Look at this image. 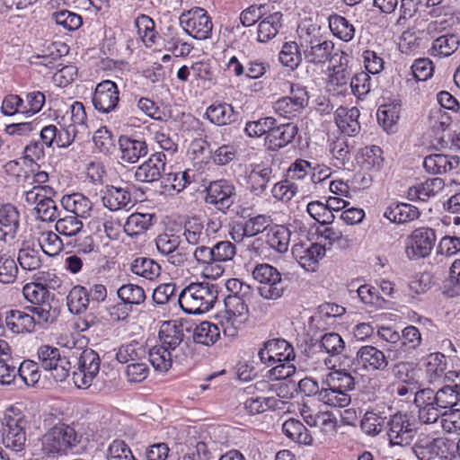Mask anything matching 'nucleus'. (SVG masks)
<instances>
[{"label":"nucleus","instance_id":"1","mask_svg":"<svg viewBox=\"0 0 460 460\" xmlns=\"http://www.w3.org/2000/svg\"><path fill=\"white\" fill-rule=\"evenodd\" d=\"M460 401V383L446 385L438 390L422 388L415 392L414 403L423 424H438L439 419Z\"/></svg>","mask_w":460,"mask_h":460},{"label":"nucleus","instance_id":"2","mask_svg":"<svg viewBox=\"0 0 460 460\" xmlns=\"http://www.w3.org/2000/svg\"><path fill=\"white\" fill-rule=\"evenodd\" d=\"M296 40L299 41L305 61L315 66L328 62L334 50V43L326 39L321 26L312 20H303L296 29Z\"/></svg>","mask_w":460,"mask_h":460},{"label":"nucleus","instance_id":"3","mask_svg":"<svg viewBox=\"0 0 460 460\" xmlns=\"http://www.w3.org/2000/svg\"><path fill=\"white\" fill-rule=\"evenodd\" d=\"M217 287L208 282L190 283L184 288L178 303L182 311L188 314H201L208 312L217 302Z\"/></svg>","mask_w":460,"mask_h":460},{"label":"nucleus","instance_id":"4","mask_svg":"<svg viewBox=\"0 0 460 460\" xmlns=\"http://www.w3.org/2000/svg\"><path fill=\"white\" fill-rule=\"evenodd\" d=\"M2 443L5 448L15 452H22L26 447L29 420L18 407L10 406L4 412L1 421Z\"/></svg>","mask_w":460,"mask_h":460},{"label":"nucleus","instance_id":"5","mask_svg":"<svg viewBox=\"0 0 460 460\" xmlns=\"http://www.w3.org/2000/svg\"><path fill=\"white\" fill-rule=\"evenodd\" d=\"M41 452L49 458H56L73 450L81 441L74 428L58 423L49 429L40 438Z\"/></svg>","mask_w":460,"mask_h":460},{"label":"nucleus","instance_id":"6","mask_svg":"<svg viewBox=\"0 0 460 460\" xmlns=\"http://www.w3.org/2000/svg\"><path fill=\"white\" fill-rule=\"evenodd\" d=\"M280 86L283 92L288 90L289 94L278 99L273 103L275 113L288 119L299 117L309 103L306 88L286 79L281 81Z\"/></svg>","mask_w":460,"mask_h":460},{"label":"nucleus","instance_id":"7","mask_svg":"<svg viewBox=\"0 0 460 460\" xmlns=\"http://www.w3.org/2000/svg\"><path fill=\"white\" fill-rule=\"evenodd\" d=\"M417 434V427L411 415L396 412L386 422V435L391 446L407 447Z\"/></svg>","mask_w":460,"mask_h":460},{"label":"nucleus","instance_id":"8","mask_svg":"<svg viewBox=\"0 0 460 460\" xmlns=\"http://www.w3.org/2000/svg\"><path fill=\"white\" fill-rule=\"evenodd\" d=\"M179 22L183 31L195 40H205L212 35V19L204 8L193 7L182 12Z\"/></svg>","mask_w":460,"mask_h":460},{"label":"nucleus","instance_id":"9","mask_svg":"<svg viewBox=\"0 0 460 460\" xmlns=\"http://www.w3.org/2000/svg\"><path fill=\"white\" fill-rule=\"evenodd\" d=\"M252 277L262 284L258 288V293L264 299L277 300L283 296L286 285L275 267L268 263L259 264L252 270Z\"/></svg>","mask_w":460,"mask_h":460},{"label":"nucleus","instance_id":"10","mask_svg":"<svg viewBox=\"0 0 460 460\" xmlns=\"http://www.w3.org/2000/svg\"><path fill=\"white\" fill-rule=\"evenodd\" d=\"M37 355L40 367L51 371V376L57 382H63L69 376L71 364L66 357L61 356L58 348L42 345L38 349Z\"/></svg>","mask_w":460,"mask_h":460},{"label":"nucleus","instance_id":"11","mask_svg":"<svg viewBox=\"0 0 460 460\" xmlns=\"http://www.w3.org/2000/svg\"><path fill=\"white\" fill-rule=\"evenodd\" d=\"M101 358L99 354L92 349H84L77 359V369L73 373V382L77 388L86 389L100 372Z\"/></svg>","mask_w":460,"mask_h":460},{"label":"nucleus","instance_id":"12","mask_svg":"<svg viewBox=\"0 0 460 460\" xmlns=\"http://www.w3.org/2000/svg\"><path fill=\"white\" fill-rule=\"evenodd\" d=\"M326 244L321 243H298L292 246V254L299 265L308 272H316L320 261L325 257Z\"/></svg>","mask_w":460,"mask_h":460},{"label":"nucleus","instance_id":"13","mask_svg":"<svg viewBox=\"0 0 460 460\" xmlns=\"http://www.w3.org/2000/svg\"><path fill=\"white\" fill-rule=\"evenodd\" d=\"M119 102V90L117 84L111 80H102L95 86L92 96L93 108L102 114L114 111Z\"/></svg>","mask_w":460,"mask_h":460},{"label":"nucleus","instance_id":"14","mask_svg":"<svg viewBox=\"0 0 460 460\" xmlns=\"http://www.w3.org/2000/svg\"><path fill=\"white\" fill-rule=\"evenodd\" d=\"M158 336L161 346L185 359L189 346L188 342L184 341L182 324H177L176 322H165L162 324Z\"/></svg>","mask_w":460,"mask_h":460},{"label":"nucleus","instance_id":"15","mask_svg":"<svg viewBox=\"0 0 460 460\" xmlns=\"http://www.w3.org/2000/svg\"><path fill=\"white\" fill-rule=\"evenodd\" d=\"M60 128L56 125L49 124L41 128L40 137L41 141L48 148H67L75 141V132L69 127H66L60 119L58 120Z\"/></svg>","mask_w":460,"mask_h":460},{"label":"nucleus","instance_id":"16","mask_svg":"<svg viewBox=\"0 0 460 460\" xmlns=\"http://www.w3.org/2000/svg\"><path fill=\"white\" fill-rule=\"evenodd\" d=\"M354 363L363 370L374 373L386 370L389 360L381 349L375 346L365 345L358 349Z\"/></svg>","mask_w":460,"mask_h":460},{"label":"nucleus","instance_id":"17","mask_svg":"<svg viewBox=\"0 0 460 460\" xmlns=\"http://www.w3.org/2000/svg\"><path fill=\"white\" fill-rule=\"evenodd\" d=\"M436 242L434 230L420 227L414 230L406 246V254L410 259H419L428 256Z\"/></svg>","mask_w":460,"mask_h":460},{"label":"nucleus","instance_id":"18","mask_svg":"<svg viewBox=\"0 0 460 460\" xmlns=\"http://www.w3.org/2000/svg\"><path fill=\"white\" fill-rule=\"evenodd\" d=\"M297 133L298 128L294 123L273 124L265 137L264 145L270 151H278L290 144Z\"/></svg>","mask_w":460,"mask_h":460},{"label":"nucleus","instance_id":"19","mask_svg":"<svg viewBox=\"0 0 460 460\" xmlns=\"http://www.w3.org/2000/svg\"><path fill=\"white\" fill-rule=\"evenodd\" d=\"M4 327L13 334L31 333L35 329V317L26 309H11L4 313Z\"/></svg>","mask_w":460,"mask_h":460},{"label":"nucleus","instance_id":"20","mask_svg":"<svg viewBox=\"0 0 460 460\" xmlns=\"http://www.w3.org/2000/svg\"><path fill=\"white\" fill-rule=\"evenodd\" d=\"M165 164V154L163 152H155L137 168L135 177L137 181L142 182L157 181L164 171Z\"/></svg>","mask_w":460,"mask_h":460},{"label":"nucleus","instance_id":"21","mask_svg":"<svg viewBox=\"0 0 460 460\" xmlns=\"http://www.w3.org/2000/svg\"><path fill=\"white\" fill-rule=\"evenodd\" d=\"M19 211L12 203L0 205V241H13L19 228Z\"/></svg>","mask_w":460,"mask_h":460},{"label":"nucleus","instance_id":"22","mask_svg":"<svg viewBox=\"0 0 460 460\" xmlns=\"http://www.w3.org/2000/svg\"><path fill=\"white\" fill-rule=\"evenodd\" d=\"M359 115L360 111L357 107L349 109L340 106L334 112V120L341 133L354 137L360 131Z\"/></svg>","mask_w":460,"mask_h":460},{"label":"nucleus","instance_id":"23","mask_svg":"<svg viewBox=\"0 0 460 460\" xmlns=\"http://www.w3.org/2000/svg\"><path fill=\"white\" fill-rule=\"evenodd\" d=\"M283 14L276 11L270 12L268 8L267 14L263 15L257 26V40L266 43L274 39L282 27Z\"/></svg>","mask_w":460,"mask_h":460},{"label":"nucleus","instance_id":"24","mask_svg":"<svg viewBox=\"0 0 460 460\" xmlns=\"http://www.w3.org/2000/svg\"><path fill=\"white\" fill-rule=\"evenodd\" d=\"M101 201H146L141 188L134 185L125 187L107 185L104 195H101Z\"/></svg>","mask_w":460,"mask_h":460},{"label":"nucleus","instance_id":"25","mask_svg":"<svg viewBox=\"0 0 460 460\" xmlns=\"http://www.w3.org/2000/svg\"><path fill=\"white\" fill-rule=\"evenodd\" d=\"M400 100H392L379 106L376 111L378 123L386 132H395L401 116Z\"/></svg>","mask_w":460,"mask_h":460},{"label":"nucleus","instance_id":"26","mask_svg":"<svg viewBox=\"0 0 460 460\" xmlns=\"http://www.w3.org/2000/svg\"><path fill=\"white\" fill-rule=\"evenodd\" d=\"M193 256L199 265L202 267V273L208 279H217L223 275L225 268L216 265L212 247L199 245L193 252Z\"/></svg>","mask_w":460,"mask_h":460},{"label":"nucleus","instance_id":"27","mask_svg":"<svg viewBox=\"0 0 460 460\" xmlns=\"http://www.w3.org/2000/svg\"><path fill=\"white\" fill-rule=\"evenodd\" d=\"M33 182L38 185L25 191V201H53L56 191L49 185H42L49 181V174L45 171L31 169Z\"/></svg>","mask_w":460,"mask_h":460},{"label":"nucleus","instance_id":"28","mask_svg":"<svg viewBox=\"0 0 460 460\" xmlns=\"http://www.w3.org/2000/svg\"><path fill=\"white\" fill-rule=\"evenodd\" d=\"M119 145L120 159L126 163H137L140 157L147 154V145L144 140L134 139L128 136H120Z\"/></svg>","mask_w":460,"mask_h":460},{"label":"nucleus","instance_id":"29","mask_svg":"<svg viewBox=\"0 0 460 460\" xmlns=\"http://www.w3.org/2000/svg\"><path fill=\"white\" fill-rule=\"evenodd\" d=\"M204 118L216 126H226L234 121V107L222 101H216L207 107Z\"/></svg>","mask_w":460,"mask_h":460},{"label":"nucleus","instance_id":"30","mask_svg":"<svg viewBox=\"0 0 460 460\" xmlns=\"http://www.w3.org/2000/svg\"><path fill=\"white\" fill-rule=\"evenodd\" d=\"M146 130L151 137L161 149L172 155L178 151V144L172 136L170 128L167 125L159 123H150Z\"/></svg>","mask_w":460,"mask_h":460},{"label":"nucleus","instance_id":"31","mask_svg":"<svg viewBox=\"0 0 460 460\" xmlns=\"http://www.w3.org/2000/svg\"><path fill=\"white\" fill-rule=\"evenodd\" d=\"M444 187L440 178H433L410 187L407 191V199L410 201H427L434 197Z\"/></svg>","mask_w":460,"mask_h":460},{"label":"nucleus","instance_id":"32","mask_svg":"<svg viewBox=\"0 0 460 460\" xmlns=\"http://www.w3.org/2000/svg\"><path fill=\"white\" fill-rule=\"evenodd\" d=\"M250 314H239L234 311L225 310L220 315V324L223 333L230 338L238 336L249 321Z\"/></svg>","mask_w":460,"mask_h":460},{"label":"nucleus","instance_id":"33","mask_svg":"<svg viewBox=\"0 0 460 460\" xmlns=\"http://www.w3.org/2000/svg\"><path fill=\"white\" fill-rule=\"evenodd\" d=\"M69 115L67 119L66 116L61 117L60 120L66 124V127L72 128L78 135L80 130H86L88 128V117L85 107L82 102L75 101L66 111Z\"/></svg>","mask_w":460,"mask_h":460},{"label":"nucleus","instance_id":"34","mask_svg":"<svg viewBox=\"0 0 460 460\" xmlns=\"http://www.w3.org/2000/svg\"><path fill=\"white\" fill-rule=\"evenodd\" d=\"M135 26L143 44L149 49L155 48L159 33L154 20L146 14H140L135 19Z\"/></svg>","mask_w":460,"mask_h":460},{"label":"nucleus","instance_id":"35","mask_svg":"<svg viewBox=\"0 0 460 460\" xmlns=\"http://www.w3.org/2000/svg\"><path fill=\"white\" fill-rule=\"evenodd\" d=\"M459 164L457 156H449L443 154H434L425 157L423 166L427 172L433 174L446 173Z\"/></svg>","mask_w":460,"mask_h":460},{"label":"nucleus","instance_id":"36","mask_svg":"<svg viewBox=\"0 0 460 460\" xmlns=\"http://www.w3.org/2000/svg\"><path fill=\"white\" fill-rule=\"evenodd\" d=\"M265 241L271 249L284 253L288 252L290 244L291 231L285 226L275 225L268 229Z\"/></svg>","mask_w":460,"mask_h":460},{"label":"nucleus","instance_id":"37","mask_svg":"<svg viewBox=\"0 0 460 460\" xmlns=\"http://www.w3.org/2000/svg\"><path fill=\"white\" fill-rule=\"evenodd\" d=\"M149 356V361L154 367V368L160 372H166L168 371L172 365V361H178L181 362L184 360L181 357L175 354L172 351H170L166 348L156 345L153 347L148 353Z\"/></svg>","mask_w":460,"mask_h":460},{"label":"nucleus","instance_id":"38","mask_svg":"<svg viewBox=\"0 0 460 460\" xmlns=\"http://www.w3.org/2000/svg\"><path fill=\"white\" fill-rule=\"evenodd\" d=\"M206 191L207 201H226L235 197L236 188L230 180L219 179L210 181Z\"/></svg>","mask_w":460,"mask_h":460},{"label":"nucleus","instance_id":"39","mask_svg":"<svg viewBox=\"0 0 460 460\" xmlns=\"http://www.w3.org/2000/svg\"><path fill=\"white\" fill-rule=\"evenodd\" d=\"M357 163L366 171H379L384 164L383 151L377 146L361 148L357 156Z\"/></svg>","mask_w":460,"mask_h":460},{"label":"nucleus","instance_id":"40","mask_svg":"<svg viewBox=\"0 0 460 460\" xmlns=\"http://www.w3.org/2000/svg\"><path fill=\"white\" fill-rule=\"evenodd\" d=\"M445 444L443 438H431L426 436L416 441L411 451L419 460H432L438 455L440 447Z\"/></svg>","mask_w":460,"mask_h":460},{"label":"nucleus","instance_id":"41","mask_svg":"<svg viewBox=\"0 0 460 460\" xmlns=\"http://www.w3.org/2000/svg\"><path fill=\"white\" fill-rule=\"evenodd\" d=\"M419 216V208L411 203H392L385 212L386 218L398 224L412 221Z\"/></svg>","mask_w":460,"mask_h":460},{"label":"nucleus","instance_id":"42","mask_svg":"<svg viewBox=\"0 0 460 460\" xmlns=\"http://www.w3.org/2000/svg\"><path fill=\"white\" fill-rule=\"evenodd\" d=\"M328 23L332 35L341 40L349 42L354 38L355 27L344 16L333 13L329 15Z\"/></svg>","mask_w":460,"mask_h":460},{"label":"nucleus","instance_id":"43","mask_svg":"<svg viewBox=\"0 0 460 460\" xmlns=\"http://www.w3.org/2000/svg\"><path fill=\"white\" fill-rule=\"evenodd\" d=\"M104 191L105 187L102 182L84 181L80 192L64 195L60 201H65L66 199H73V201H101L100 196L104 195Z\"/></svg>","mask_w":460,"mask_h":460},{"label":"nucleus","instance_id":"44","mask_svg":"<svg viewBox=\"0 0 460 460\" xmlns=\"http://www.w3.org/2000/svg\"><path fill=\"white\" fill-rule=\"evenodd\" d=\"M282 432L287 438L299 444L311 445L313 442V438L305 426L293 418L283 423Z\"/></svg>","mask_w":460,"mask_h":460},{"label":"nucleus","instance_id":"45","mask_svg":"<svg viewBox=\"0 0 460 460\" xmlns=\"http://www.w3.org/2000/svg\"><path fill=\"white\" fill-rule=\"evenodd\" d=\"M460 38L456 34H445L433 40L430 49L434 57H449L459 48Z\"/></svg>","mask_w":460,"mask_h":460},{"label":"nucleus","instance_id":"46","mask_svg":"<svg viewBox=\"0 0 460 460\" xmlns=\"http://www.w3.org/2000/svg\"><path fill=\"white\" fill-rule=\"evenodd\" d=\"M303 52L299 41L284 42L279 54V60L284 66L291 70H295L301 64Z\"/></svg>","mask_w":460,"mask_h":460},{"label":"nucleus","instance_id":"47","mask_svg":"<svg viewBox=\"0 0 460 460\" xmlns=\"http://www.w3.org/2000/svg\"><path fill=\"white\" fill-rule=\"evenodd\" d=\"M90 303L87 288L80 285L72 288L66 297L68 310L75 314L84 313Z\"/></svg>","mask_w":460,"mask_h":460},{"label":"nucleus","instance_id":"48","mask_svg":"<svg viewBox=\"0 0 460 460\" xmlns=\"http://www.w3.org/2000/svg\"><path fill=\"white\" fill-rule=\"evenodd\" d=\"M133 274L153 280L161 273L160 265L151 258L137 257L130 264Z\"/></svg>","mask_w":460,"mask_h":460},{"label":"nucleus","instance_id":"49","mask_svg":"<svg viewBox=\"0 0 460 460\" xmlns=\"http://www.w3.org/2000/svg\"><path fill=\"white\" fill-rule=\"evenodd\" d=\"M192 337L198 344L211 346L219 339L220 331L217 325L204 321L194 328Z\"/></svg>","mask_w":460,"mask_h":460},{"label":"nucleus","instance_id":"50","mask_svg":"<svg viewBox=\"0 0 460 460\" xmlns=\"http://www.w3.org/2000/svg\"><path fill=\"white\" fill-rule=\"evenodd\" d=\"M117 295L125 305L130 307L143 305L146 299L144 288L132 283L122 285L118 289Z\"/></svg>","mask_w":460,"mask_h":460},{"label":"nucleus","instance_id":"51","mask_svg":"<svg viewBox=\"0 0 460 460\" xmlns=\"http://www.w3.org/2000/svg\"><path fill=\"white\" fill-rule=\"evenodd\" d=\"M323 385L348 394L354 389L355 379L349 373L344 370H336L326 375Z\"/></svg>","mask_w":460,"mask_h":460},{"label":"nucleus","instance_id":"52","mask_svg":"<svg viewBox=\"0 0 460 460\" xmlns=\"http://www.w3.org/2000/svg\"><path fill=\"white\" fill-rule=\"evenodd\" d=\"M423 367L429 382H434L447 368L446 357L440 352L430 353L424 358Z\"/></svg>","mask_w":460,"mask_h":460},{"label":"nucleus","instance_id":"53","mask_svg":"<svg viewBox=\"0 0 460 460\" xmlns=\"http://www.w3.org/2000/svg\"><path fill=\"white\" fill-rule=\"evenodd\" d=\"M164 49L171 52L176 58H185L191 53L193 46L184 41L177 32H169L164 34Z\"/></svg>","mask_w":460,"mask_h":460},{"label":"nucleus","instance_id":"54","mask_svg":"<svg viewBox=\"0 0 460 460\" xmlns=\"http://www.w3.org/2000/svg\"><path fill=\"white\" fill-rule=\"evenodd\" d=\"M93 141L95 148L103 155H111L116 149V139L111 130L106 126L94 131Z\"/></svg>","mask_w":460,"mask_h":460},{"label":"nucleus","instance_id":"55","mask_svg":"<svg viewBox=\"0 0 460 460\" xmlns=\"http://www.w3.org/2000/svg\"><path fill=\"white\" fill-rule=\"evenodd\" d=\"M385 419L381 412L367 411L360 421V429L366 435L376 437L383 430Z\"/></svg>","mask_w":460,"mask_h":460},{"label":"nucleus","instance_id":"56","mask_svg":"<svg viewBox=\"0 0 460 460\" xmlns=\"http://www.w3.org/2000/svg\"><path fill=\"white\" fill-rule=\"evenodd\" d=\"M318 401L332 407L341 408L349 404L350 395L338 389H333V387L323 385L319 393Z\"/></svg>","mask_w":460,"mask_h":460},{"label":"nucleus","instance_id":"57","mask_svg":"<svg viewBox=\"0 0 460 460\" xmlns=\"http://www.w3.org/2000/svg\"><path fill=\"white\" fill-rule=\"evenodd\" d=\"M271 172L270 167L256 164L247 175V184L252 191H262L266 189Z\"/></svg>","mask_w":460,"mask_h":460},{"label":"nucleus","instance_id":"58","mask_svg":"<svg viewBox=\"0 0 460 460\" xmlns=\"http://www.w3.org/2000/svg\"><path fill=\"white\" fill-rule=\"evenodd\" d=\"M285 402L273 396L269 397H252L245 401V408L252 414L261 413L267 410L282 409Z\"/></svg>","mask_w":460,"mask_h":460},{"label":"nucleus","instance_id":"59","mask_svg":"<svg viewBox=\"0 0 460 460\" xmlns=\"http://www.w3.org/2000/svg\"><path fill=\"white\" fill-rule=\"evenodd\" d=\"M270 354H273L275 364L277 362H290L295 359L296 354L293 346L284 339H272L268 341Z\"/></svg>","mask_w":460,"mask_h":460},{"label":"nucleus","instance_id":"60","mask_svg":"<svg viewBox=\"0 0 460 460\" xmlns=\"http://www.w3.org/2000/svg\"><path fill=\"white\" fill-rule=\"evenodd\" d=\"M273 124H277V119L273 117H261L257 120H249L245 123L243 131L249 137L258 138L267 136Z\"/></svg>","mask_w":460,"mask_h":460},{"label":"nucleus","instance_id":"61","mask_svg":"<svg viewBox=\"0 0 460 460\" xmlns=\"http://www.w3.org/2000/svg\"><path fill=\"white\" fill-rule=\"evenodd\" d=\"M26 310L29 311L31 314L34 315L35 325L51 323L58 315V309L50 305L49 300L40 303L36 305L27 306Z\"/></svg>","mask_w":460,"mask_h":460},{"label":"nucleus","instance_id":"62","mask_svg":"<svg viewBox=\"0 0 460 460\" xmlns=\"http://www.w3.org/2000/svg\"><path fill=\"white\" fill-rule=\"evenodd\" d=\"M38 243L42 252L49 256L58 255L64 246L63 240L53 231L41 232Z\"/></svg>","mask_w":460,"mask_h":460},{"label":"nucleus","instance_id":"63","mask_svg":"<svg viewBox=\"0 0 460 460\" xmlns=\"http://www.w3.org/2000/svg\"><path fill=\"white\" fill-rule=\"evenodd\" d=\"M146 356L145 348L138 342L121 345L116 353V359L121 363L136 362Z\"/></svg>","mask_w":460,"mask_h":460},{"label":"nucleus","instance_id":"64","mask_svg":"<svg viewBox=\"0 0 460 460\" xmlns=\"http://www.w3.org/2000/svg\"><path fill=\"white\" fill-rule=\"evenodd\" d=\"M107 460H137L129 446L121 439L113 440L106 452Z\"/></svg>","mask_w":460,"mask_h":460}]
</instances>
